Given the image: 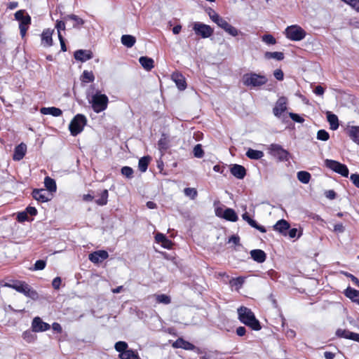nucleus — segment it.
Returning <instances> with one entry per match:
<instances>
[{
  "mask_svg": "<svg viewBox=\"0 0 359 359\" xmlns=\"http://www.w3.org/2000/svg\"><path fill=\"white\" fill-rule=\"evenodd\" d=\"M87 99L95 113H100L107 108L109 98L105 94H102L100 90H97L95 93L88 90L87 92Z\"/></svg>",
  "mask_w": 359,
  "mask_h": 359,
  "instance_id": "obj_1",
  "label": "nucleus"
},
{
  "mask_svg": "<svg viewBox=\"0 0 359 359\" xmlns=\"http://www.w3.org/2000/svg\"><path fill=\"white\" fill-rule=\"evenodd\" d=\"M239 320L255 331L260 330L262 327L258 320L256 319L253 312L248 308L241 306L238 309Z\"/></svg>",
  "mask_w": 359,
  "mask_h": 359,
  "instance_id": "obj_2",
  "label": "nucleus"
},
{
  "mask_svg": "<svg viewBox=\"0 0 359 359\" xmlns=\"http://www.w3.org/2000/svg\"><path fill=\"white\" fill-rule=\"evenodd\" d=\"M242 81L243 85L252 88L260 87L266 84L268 81V79L264 75L251 72L245 74Z\"/></svg>",
  "mask_w": 359,
  "mask_h": 359,
  "instance_id": "obj_3",
  "label": "nucleus"
},
{
  "mask_svg": "<svg viewBox=\"0 0 359 359\" xmlns=\"http://www.w3.org/2000/svg\"><path fill=\"white\" fill-rule=\"evenodd\" d=\"M4 286L13 288L33 300H36L39 297L38 293L25 282L15 281L13 283H6Z\"/></svg>",
  "mask_w": 359,
  "mask_h": 359,
  "instance_id": "obj_4",
  "label": "nucleus"
},
{
  "mask_svg": "<svg viewBox=\"0 0 359 359\" xmlns=\"http://www.w3.org/2000/svg\"><path fill=\"white\" fill-rule=\"evenodd\" d=\"M209 17L217 25L218 27L223 29L230 35L236 36L238 34V29L231 25L224 18L219 15L215 11H211L209 13Z\"/></svg>",
  "mask_w": 359,
  "mask_h": 359,
  "instance_id": "obj_5",
  "label": "nucleus"
},
{
  "mask_svg": "<svg viewBox=\"0 0 359 359\" xmlns=\"http://www.w3.org/2000/svg\"><path fill=\"white\" fill-rule=\"evenodd\" d=\"M86 123L87 118L84 115L81 114L76 115L69 126L71 135L76 136L78 134L81 133Z\"/></svg>",
  "mask_w": 359,
  "mask_h": 359,
  "instance_id": "obj_6",
  "label": "nucleus"
},
{
  "mask_svg": "<svg viewBox=\"0 0 359 359\" xmlns=\"http://www.w3.org/2000/svg\"><path fill=\"white\" fill-rule=\"evenodd\" d=\"M285 34L291 41H298L304 39L306 32L299 25L288 26L285 30Z\"/></svg>",
  "mask_w": 359,
  "mask_h": 359,
  "instance_id": "obj_7",
  "label": "nucleus"
},
{
  "mask_svg": "<svg viewBox=\"0 0 359 359\" xmlns=\"http://www.w3.org/2000/svg\"><path fill=\"white\" fill-rule=\"evenodd\" d=\"M15 18L20 22L19 28L20 35L24 37L26 34L29 25L31 23V18L28 14H26L25 11L20 10L15 13Z\"/></svg>",
  "mask_w": 359,
  "mask_h": 359,
  "instance_id": "obj_8",
  "label": "nucleus"
},
{
  "mask_svg": "<svg viewBox=\"0 0 359 359\" xmlns=\"http://www.w3.org/2000/svg\"><path fill=\"white\" fill-rule=\"evenodd\" d=\"M325 165L332 171L341 175L343 177L348 176V169L347 166L337 161L331 159H325L324 161Z\"/></svg>",
  "mask_w": 359,
  "mask_h": 359,
  "instance_id": "obj_9",
  "label": "nucleus"
},
{
  "mask_svg": "<svg viewBox=\"0 0 359 359\" xmlns=\"http://www.w3.org/2000/svg\"><path fill=\"white\" fill-rule=\"evenodd\" d=\"M269 153L280 161L289 160V152L278 144H272L270 145Z\"/></svg>",
  "mask_w": 359,
  "mask_h": 359,
  "instance_id": "obj_10",
  "label": "nucleus"
},
{
  "mask_svg": "<svg viewBox=\"0 0 359 359\" xmlns=\"http://www.w3.org/2000/svg\"><path fill=\"white\" fill-rule=\"evenodd\" d=\"M193 29L197 35L202 38H208L213 34V29L210 26L199 22L194 23Z\"/></svg>",
  "mask_w": 359,
  "mask_h": 359,
  "instance_id": "obj_11",
  "label": "nucleus"
},
{
  "mask_svg": "<svg viewBox=\"0 0 359 359\" xmlns=\"http://www.w3.org/2000/svg\"><path fill=\"white\" fill-rule=\"evenodd\" d=\"M50 326L49 324L43 322L39 317H35L32 323V332H39L48 330Z\"/></svg>",
  "mask_w": 359,
  "mask_h": 359,
  "instance_id": "obj_12",
  "label": "nucleus"
},
{
  "mask_svg": "<svg viewBox=\"0 0 359 359\" xmlns=\"http://www.w3.org/2000/svg\"><path fill=\"white\" fill-rule=\"evenodd\" d=\"M287 109V98L285 97H280L273 109V114L276 117H280V115Z\"/></svg>",
  "mask_w": 359,
  "mask_h": 359,
  "instance_id": "obj_13",
  "label": "nucleus"
},
{
  "mask_svg": "<svg viewBox=\"0 0 359 359\" xmlns=\"http://www.w3.org/2000/svg\"><path fill=\"white\" fill-rule=\"evenodd\" d=\"M290 225L285 219L278 220L273 226V230L279 232L283 236L287 235V230L290 229Z\"/></svg>",
  "mask_w": 359,
  "mask_h": 359,
  "instance_id": "obj_14",
  "label": "nucleus"
},
{
  "mask_svg": "<svg viewBox=\"0 0 359 359\" xmlns=\"http://www.w3.org/2000/svg\"><path fill=\"white\" fill-rule=\"evenodd\" d=\"M109 255L108 252L105 250H98L95 251L93 253H90L89 255V259L93 263L97 264L104 259H106L108 257Z\"/></svg>",
  "mask_w": 359,
  "mask_h": 359,
  "instance_id": "obj_15",
  "label": "nucleus"
},
{
  "mask_svg": "<svg viewBox=\"0 0 359 359\" xmlns=\"http://www.w3.org/2000/svg\"><path fill=\"white\" fill-rule=\"evenodd\" d=\"M54 32L53 29H44L41 34V45L44 47H50L53 45L52 36Z\"/></svg>",
  "mask_w": 359,
  "mask_h": 359,
  "instance_id": "obj_16",
  "label": "nucleus"
},
{
  "mask_svg": "<svg viewBox=\"0 0 359 359\" xmlns=\"http://www.w3.org/2000/svg\"><path fill=\"white\" fill-rule=\"evenodd\" d=\"M172 80L175 83L177 87L180 90H184L187 88V83L184 77L178 72H174L171 76Z\"/></svg>",
  "mask_w": 359,
  "mask_h": 359,
  "instance_id": "obj_17",
  "label": "nucleus"
},
{
  "mask_svg": "<svg viewBox=\"0 0 359 359\" xmlns=\"http://www.w3.org/2000/svg\"><path fill=\"white\" fill-rule=\"evenodd\" d=\"M74 58L82 62H86L93 57V53L88 50H78L74 53Z\"/></svg>",
  "mask_w": 359,
  "mask_h": 359,
  "instance_id": "obj_18",
  "label": "nucleus"
},
{
  "mask_svg": "<svg viewBox=\"0 0 359 359\" xmlns=\"http://www.w3.org/2000/svg\"><path fill=\"white\" fill-rule=\"evenodd\" d=\"M27 151V146L24 143H20L14 149L13 158L14 161H20L23 158Z\"/></svg>",
  "mask_w": 359,
  "mask_h": 359,
  "instance_id": "obj_19",
  "label": "nucleus"
},
{
  "mask_svg": "<svg viewBox=\"0 0 359 359\" xmlns=\"http://www.w3.org/2000/svg\"><path fill=\"white\" fill-rule=\"evenodd\" d=\"M32 196L39 202H47L50 200L48 194L45 189H34L32 191Z\"/></svg>",
  "mask_w": 359,
  "mask_h": 359,
  "instance_id": "obj_20",
  "label": "nucleus"
},
{
  "mask_svg": "<svg viewBox=\"0 0 359 359\" xmlns=\"http://www.w3.org/2000/svg\"><path fill=\"white\" fill-rule=\"evenodd\" d=\"M172 346L177 348H183L185 350H194L195 346L191 343L185 341L182 338L177 339L172 344Z\"/></svg>",
  "mask_w": 359,
  "mask_h": 359,
  "instance_id": "obj_21",
  "label": "nucleus"
},
{
  "mask_svg": "<svg viewBox=\"0 0 359 359\" xmlns=\"http://www.w3.org/2000/svg\"><path fill=\"white\" fill-rule=\"evenodd\" d=\"M231 173L238 179H243L246 175V170L243 166L234 164L231 168Z\"/></svg>",
  "mask_w": 359,
  "mask_h": 359,
  "instance_id": "obj_22",
  "label": "nucleus"
},
{
  "mask_svg": "<svg viewBox=\"0 0 359 359\" xmlns=\"http://www.w3.org/2000/svg\"><path fill=\"white\" fill-rule=\"evenodd\" d=\"M155 239L157 243L161 244L163 248H166V249H170L172 248V241H170L169 239H168L164 234H163L161 233H156V235L155 236Z\"/></svg>",
  "mask_w": 359,
  "mask_h": 359,
  "instance_id": "obj_23",
  "label": "nucleus"
},
{
  "mask_svg": "<svg viewBox=\"0 0 359 359\" xmlns=\"http://www.w3.org/2000/svg\"><path fill=\"white\" fill-rule=\"evenodd\" d=\"M346 297L350 299L353 302L359 304V290L348 287L344 292Z\"/></svg>",
  "mask_w": 359,
  "mask_h": 359,
  "instance_id": "obj_24",
  "label": "nucleus"
},
{
  "mask_svg": "<svg viewBox=\"0 0 359 359\" xmlns=\"http://www.w3.org/2000/svg\"><path fill=\"white\" fill-rule=\"evenodd\" d=\"M65 20H72L73 22L72 27L75 29H79L84 24V20L78 15L71 14L64 17Z\"/></svg>",
  "mask_w": 359,
  "mask_h": 359,
  "instance_id": "obj_25",
  "label": "nucleus"
},
{
  "mask_svg": "<svg viewBox=\"0 0 359 359\" xmlns=\"http://www.w3.org/2000/svg\"><path fill=\"white\" fill-rule=\"evenodd\" d=\"M250 255L258 263H263L266 259V253L262 250H252L250 251Z\"/></svg>",
  "mask_w": 359,
  "mask_h": 359,
  "instance_id": "obj_26",
  "label": "nucleus"
},
{
  "mask_svg": "<svg viewBox=\"0 0 359 359\" xmlns=\"http://www.w3.org/2000/svg\"><path fill=\"white\" fill-rule=\"evenodd\" d=\"M347 133L350 138L356 144H359V126H349Z\"/></svg>",
  "mask_w": 359,
  "mask_h": 359,
  "instance_id": "obj_27",
  "label": "nucleus"
},
{
  "mask_svg": "<svg viewBox=\"0 0 359 359\" xmlns=\"http://www.w3.org/2000/svg\"><path fill=\"white\" fill-rule=\"evenodd\" d=\"M40 111L43 114H46V115L49 114V115H52L53 116H55V117L60 116L62 114V111L60 109L54 107H42L40 109Z\"/></svg>",
  "mask_w": 359,
  "mask_h": 359,
  "instance_id": "obj_28",
  "label": "nucleus"
},
{
  "mask_svg": "<svg viewBox=\"0 0 359 359\" xmlns=\"http://www.w3.org/2000/svg\"><path fill=\"white\" fill-rule=\"evenodd\" d=\"M139 62L142 67L147 71H150L154 67V60L150 57L146 56L140 57Z\"/></svg>",
  "mask_w": 359,
  "mask_h": 359,
  "instance_id": "obj_29",
  "label": "nucleus"
},
{
  "mask_svg": "<svg viewBox=\"0 0 359 359\" xmlns=\"http://www.w3.org/2000/svg\"><path fill=\"white\" fill-rule=\"evenodd\" d=\"M327 118L330 123L331 130H335L339 128L338 117L335 114L328 111L327 112Z\"/></svg>",
  "mask_w": 359,
  "mask_h": 359,
  "instance_id": "obj_30",
  "label": "nucleus"
},
{
  "mask_svg": "<svg viewBox=\"0 0 359 359\" xmlns=\"http://www.w3.org/2000/svg\"><path fill=\"white\" fill-rule=\"evenodd\" d=\"M121 41L123 46L131 48L135 45L136 39L132 35L125 34L121 36Z\"/></svg>",
  "mask_w": 359,
  "mask_h": 359,
  "instance_id": "obj_31",
  "label": "nucleus"
},
{
  "mask_svg": "<svg viewBox=\"0 0 359 359\" xmlns=\"http://www.w3.org/2000/svg\"><path fill=\"white\" fill-rule=\"evenodd\" d=\"M222 217L231 222H236L238 220L236 212L231 208H226L223 212Z\"/></svg>",
  "mask_w": 359,
  "mask_h": 359,
  "instance_id": "obj_32",
  "label": "nucleus"
},
{
  "mask_svg": "<svg viewBox=\"0 0 359 359\" xmlns=\"http://www.w3.org/2000/svg\"><path fill=\"white\" fill-rule=\"evenodd\" d=\"M152 297L158 304H169L171 302L170 297L165 294H154Z\"/></svg>",
  "mask_w": 359,
  "mask_h": 359,
  "instance_id": "obj_33",
  "label": "nucleus"
},
{
  "mask_svg": "<svg viewBox=\"0 0 359 359\" xmlns=\"http://www.w3.org/2000/svg\"><path fill=\"white\" fill-rule=\"evenodd\" d=\"M246 156L250 159L258 160L264 156V153L262 151L249 149L246 152Z\"/></svg>",
  "mask_w": 359,
  "mask_h": 359,
  "instance_id": "obj_34",
  "label": "nucleus"
},
{
  "mask_svg": "<svg viewBox=\"0 0 359 359\" xmlns=\"http://www.w3.org/2000/svg\"><path fill=\"white\" fill-rule=\"evenodd\" d=\"M44 184L48 191L50 192L56 191L57 187L55 181L50 177H46L44 180Z\"/></svg>",
  "mask_w": 359,
  "mask_h": 359,
  "instance_id": "obj_35",
  "label": "nucleus"
},
{
  "mask_svg": "<svg viewBox=\"0 0 359 359\" xmlns=\"http://www.w3.org/2000/svg\"><path fill=\"white\" fill-rule=\"evenodd\" d=\"M297 177L299 182L303 184H308L311 180V174L306 171H299Z\"/></svg>",
  "mask_w": 359,
  "mask_h": 359,
  "instance_id": "obj_36",
  "label": "nucleus"
},
{
  "mask_svg": "<svg viewBox=\"0 0 359 359\" xmlns=\"http://www.w3.org/2000/svg\"><path fill=\"white\" fill-rule=\"evenodd\" d=\"M264 57L267 60L275 59L280 61L284 59V54L282 52H266L264 53Z\"/></svg>",
  "mask_w": 359,
  "mask_h": 359,
  "instance_id": "obj_37",
  "label": "nucleus"
},
{
  "mask_svg": "<svg viewBox=\"0 0 359 359\" xmlns=\"http://www.w3.org/2000/svg\"><path fill=\"white\" fill-rule=\"evenodd\" d=\"M119 357L121 359H140L138 354L131 349H127L123 353H120Z\"/></svg>",
  "mask_w": 359,
  "mask_h": 359,
  "instance_id": "obj_38",
  "label": "nucleus"
},
{
  "mask_svg": "<svg viewBox=\"0 0 359 359\" xmlns=\"http://www.w3.org/2000/svg\"><path fill=\"white\" fill-rule=\"evenodd\" d=\"M81 80L85 83L93 82L95 80V76L92 72L84 70L81 75Z\"/></svg>",
  "mask_w": 359,
  "mask_h": 359,
  "instance_id": "obj_39",
  "label": "nucleus"
},
{
  "mask_svg": "<svg viewBox=\"0 0 359 359\" xmlns=\"http://www.w3.org/2000/svg\"><path fill=\"white\" fill-rule=\"evenodd\" d=\"M149 161L150 158L148 156H144L139 160L138 168L141 172L147 170Z\"/></svg>",
  "mask_w": 359,
  "mask_h": 359,
  "instance_id": "obj_40",
  "label": "nucleus"
},
{
  "mask_svg": "<svg viewBox=\"0 0 359 359\" xmlns=\"http://www.w3.org/2000/svg\"><path fill=\"white\" fill-rule=\"evenodd\" d=\"M108 191L104 189L102 191L100 198L96 200V203L99 205H104L108 201Z\"/></svg>",
  "mask_w": 359,
  "mask_h": 359,
  "instance_id": "obj_41",
  "label": "nucleus"
},
{
  "mask_svg": "<svg viewBox=\"0 0 359 359\" xmlns=\"http://www.w3.org/2000/svg\"><path fill=\"white\" fill-rule=\"evenodd\" d=\"M33 332H32V331L27 330V331L24 332L22 334L23 339L28 343L34 342L36 339V336Z\"/></svg>",
  "mask_w": 359,
  "mask_h": 359,
  "instance_id": "obj_42",
  "label": "nucleus"
},
{
  "mask_svg": "<svg viewBox=\"0 0 359 359\" xmlns=\"http://www.w3.org/2000/svg\"><path fill=\"white\" fill-rule=\"evenodd\" d=\"M245 278L243 277H238L232 278L230 280V284L232 287H236V290H238L243 285Z\"/></svg>",
  "mask_w": 359,
  "mask_h": 359,
  "instance_id": "obj_43",
  "label": "nucleus"
},
{
  "mask_svg": "<svg viewBox=\"0 0 359 359\" xmlns=\"http://www.w3.org/2000/svg\"><path fill=\"white\" fill-rule=\"evenodd\" d=\"M114 347L116 351L119 352L120 353H122L127 350L128 344L125 341H120L115 344Z\"/></svg>",
  "mask_w": 359,
  "mask_h": 359,
  "instance_id": "obj_44",
  "label": "nucleus"
},
{
  "mask_svg": "<svg viewBox=\"0 0 359 359\" xmlns=\"http://www.w3.org/2000/svg\"><path fill=\"white\" fill-rule=\"evenodd\" d=\"M262 40L268 45H274L276 43V40L273 36L269 34L263 35L262 36Z\"/></svg>",
  "mask_w": 359,
  "mask_h": 359,
  "instance_id": "obj_45",
  "label": "nucleus"
},
{
  "mask_svg": "<svg viewBox=\"0 0 359 359\" xmlns=\"http://www.w3.org/2000/svg\"><path fill=\"white\" fill-rule=\"evenodd\" d=\"M184 193L185 196L189 197L191 199H195L197 196V191L194 188H185L184 189Z\"/></svg>",
  "mask_w": 359,
  "mask_h": 359,
  "instance_id": "obj_46",
  "label": "nucleus"
},
{
  "mask_svg": "<svg viewBox=\"0 0 359 359\" xmlns=\"http://www.w3.org/2000/svg\"><path fill=\"white\" fill-rule=\"evenodd\" d=\"M329 137V133L325 130H320L317 133V139L319 140L327 141Z\"/></svg>",
  "mask_w": 359,
  "mask_h": 359,
  "instance_id": "obj_47",
  "label": "nucleus"
},
{
  "mask_svg": "<svg viewBox=\"0 0 359 359\" xmlns=\"http://www.w3.org/2000/svg\"><path fill=\"white\" fill-rule=\"evenodd\" d=\"M194 155L196 158H202L204 155L203 150L201 144H198L194 147Z\"/></svg>",
  "mask_w": 359,
  "mask_h": 359,
  "instance_id": "obj_48",
  "label": "nucleus"
},
{
  "mask_svg": "<svg viewBox=\"0 0 359 359\" xmlns=\"http://www.w3.org/2000/svg\"><path fill=\"white\" fill-rule=\"evenodd\" d=\"M158 148L161 150H165L168 148V140L167 138L164 135H162L161 138L159 140L158 143Z\"/></svg>",
  "mask_w": 359,
  "mask_h": 359,
  "instance_id": "obj_49",
  "label": "nucleus"
},
{
  "mask_svg": "<svg viewBox=\"0 0 359 359\" xmlns=\"http://www.w3.org/2000/svg\"><path fill=\"white\" fill-rule=\"evenodd\" d=\"M121 173L126 177L131 178L133 177V170L130 167L124 166L121 168Z\"/></svg>",
  "mask_w": 359,
  "mask_h": 359,
  "instance_id": "obj_50",
  "label": "nucleus"
},
{
  "mask_svg": "<svg viewBox=\"0 0 359 359\" xmlns=\"http://www.w3.org/2000/svg\"><path fill=\"white\" fill-rule=\"evenodd\" d=\"M349 330L338 329L336 332V334L339 337L348 339V335L350 334Z\"/></svg>",
  "mask_w": 359,
  "mask_h": 359,
  "instance_id": "obj_51",
  "label": "nucleus"
},
{
  "mask_svg": "<svg viewBox=\"0 0 359 359\" xmlns=\"http://www.w3.org/2000/svg\"><path fill=\"white\" fill-rule=\"evenodd\" d=\"M46 266V262L43 260H37L34 264V270H42Z\"/></svg>",
  "mask_w": 359,
  "mask_h": 359,
  "instance_id": "obj_52",
  "label": "nucleus"
},
{
  "mask_svg": "<svg viewBox=\"0 0 359 359\" xmlns=\"http://www.w3.org/2000/svg\"><path fill=\"white\" fill-rule=\"evenodd\" d=\"M243 220L246 221L251 226H255V221L250 217L247 212L242 215Z\"/></svg>",
  "mask_w": 359,
  "mask_h": 359,
  "instance_id": "obj_53",
  "label": "nucleus"
},
{
  "mask_svg": "<svg viewBox=\"0 0 359 359\" xmlns=\"http://www.w3.org/2000/svg\"><path fill=\"white\" fill-rule=\"evenodd\" d=\"M289 116L295 122L303 123L304 121V119L297 114L290 112Z\"/></svg>",
  "mask_w": 359,
  "mask_h": 359,
  "instance_id": "obj_54",
  "label": "nucleus"
},
{
  "mask_svg": "<svg viewBox=\"0 0 359 359\" xmlns=\"http://www.w3.org/2000/svg\"><path fill=\"white\" fill-rule=\"evenodd\" d=\"M350 180L356 187L359 188V174H352Z\"/></svg>",
  "mask_w": 359,
  "mask_h": 359,
  "instance_id": "obj_55",
  "label": "nucleus"
},
{
  "mask_svg": "<svg viewBox=\"0 0 359 359\" xmlns=\"http://www.w3.org/2000/svg\"><path fill=\"white\" fill-rule=\"evenodd\" d=\"M275 78L278 81H282L284 77L283 72L281 69H276L273 72Z\"/></svg>",
  "mask_w": 359,
  "mask_h": 359,
  "instance_id": "obj_56",
  "label": "nucleus"
},
{
  "mask_svg": "<svg viewBox=\"0 0 359 359\" xmlns=\"http://www.w3.org/2000/svg\"><path fill=\"white\" fill-rule=\"evenodd\" d=\"M17 219H18V221L20 222H22L27 220V219H28L27 213L26 212H19L18 214Z\"/></svg>",
  "mask_w": 359,
  "mask_h": 359,
  "instance_id": "obj_57",
  "label": "nucleus"
},
{
  "mask_svg": "<svg viewBox=\"0 0 359 359\" xmlns=\"http://www.w3.org/2000/svg\"><path fill=\"white\" fill-rule=\"evenodd\" d=\"M297 232H298L297 229L293 228V229H291L289 230V231L287 232V234L290 236V238H296V237L299 238L300 237V234H299L297 236Z\"/></svg>",
  "mask_w": 359,
  "mask_h": 359,
  "instance_id": "obj_58",
  "label": "nucleus"
},
{
  "mask_svg": "<svg viewBox=\"0 0 359 359\" xmlns=\"http://www.w3.org/2000/svg\"><path fill=\"white\" fill-rule=\"evenodd\" d=\"M65 20L63 21H57L55 28L57 29V32H61V30L65 29Z\"/></svg>",
  "mask_w": 359,
  "mask_h": 359,
  "instance_id": "obj_59",
  "label": "nucleus"
},
{
  "mask_svg": "<svg viewBox=\"0 0 359 359\" xmlns=\"http://www.w3.org/2000/svg\"><path fill=\"white\" fill-rule=\"evenodd\" d=\"M348 4H349L357 11H359V0H349Z\"/></svg>",
  "mask_w": 359,
  "mask_h": 359,
  "instance_id": "obj_60",
  "label": "nucleus"
},
{
  "mask_svg": "<svg viewBox=\"0 0 359 359\" xmlns=\"http://www.w3.org/2000/svg\"><path fill=\"white\" fill-rule=\"evenodd\" d=\"M60 283L61 278L60 277H56L53 279L52 282V285L55 289L57 290L60 288Z\"/></svg>",
  "mask_w": 359,
  "mask_h": 359,
  "instance_id": "obj_61",
  "label": "nucleus"
},
{
  "mask_svg": "<svg viewBox=\"0 0 359 359\" xmlns=\"http://www.w3.org/2000/svg\"><path fill=\"white\" fill-rule=\"evenodd\" d=\"M325 90L321 86H317L313 90V93L317 95H323Z\"/></svg>",
  "mask_w": 359,
  "mask_h": 359,
  "instance_id": "obj_62",
  "label": "nucleus"
},
{
  "mask_svg": "<svg viewBox=\"0 0 359 359\" xmlns=\"http://www.w3.org/2000/svg\"><path fill=\"white\" fill-rule=\"evenodd\" d=\"M345 276L348 278H350L351 280L358 286L359 285V280L352 275L351 273H348L347 272L344 273Z\"/></svg>",
  "mask_w": 359,
  "mask_h": 359,
  "instance_id": "obj_63",
  "label": "nucleus"
},
{
  "mask_svg": "<svg viewBox=\"0 0 359 359\" xmlns=\"http://www.w3.org/2000/svg\"><path fill=\"white\" fill-rule=\"evenodd\" d=\"M348 339L359 342V334L350 332Z\"/></svg>",
  "mask_w": 359,
  "mask_h": 359,
  "instance_id": "obj_64",
  "label": "nucleus"
}]
</instances>
